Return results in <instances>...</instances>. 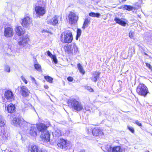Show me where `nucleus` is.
Returning a JSON list of instances; mask_svg holds the SVG:
<instances>
[{
	"instance_id": "obj_56",
	"label": "nucleus",
	"mask_w": 152,
	"mask_h": 152,
	"mask_svg": "<svg viewBox=\"0 0 152 152\" xmlns=\"http://www.w3.org/2000/svg\"><path fill=\"white\" fill-rule=\"evenodd\" d=\"M34 109L35 110V109L34 108Z\"/></svg>"
},
{
	"instance_id": "obj_15",
	"label": "nucleus",
	"mask_w": 152,
	"mask_h": 152,
	"mask_svg": "<svg viewBox=\"0 0 152 152\" xmlns=\"http://www.w3.org/2000/svg\"><path fill=\"white\" fill-rule=\"evenodd\" d=\"M20 91L23 96L27 97L29 95L30 92L26 87L22 86H20Z\"/></svg>"
},
{
	"instance_id": "obj_3",
	"label": "nucleus",
	"mask_w": 152,
	"mask_h": 152,
	"mask_svg": "<svg viewBox=\"0 0 152 152\" xmlns=\"http://www.w3.org/2000/svg\"><path fill=\"white\" fill-rule=\"evenodd\" d=\"M12 125L17 127L25 128L29 124L28 123L24 121L23 119L21 118L15 117L12 121Z\"/></svg>"
},
{
	"instance_id": "obj_36",
	"label": "nucleus",
	"mask_w": 152,
	"mask_h": 152,
	"mask_svg": "<svg viewBox=\"0 0 152 152\" xmlns=\"http://www.w3.org/2000/svg\"><path fill=\"white\" fill-rule=\"evenodd\" d=\"M51 58L53 59V61L55 64H57L58 62L56 58V56L54 55Z\"/></svg>"
},
{
	"instance_id": "obj_47",
	"label": "nucleus",
	"mask_w": 152,
	"mask_h": 152,
	"mask_svg": "<svg viewBox=\"0 0 152 152\" xmlns=\"http://www.w3.org/2000/svg\"><path fill=\"white\" fill-rule=\"evenodd\" d=\"M44 88H45V89H48V86H47V85H45L44 86Z\"/></svg>"
},
{
	"instance_id": "obj_58",
	"label": "nucleus",
	"mask_w": 152,
	"mask_h": 152,
	"mask_svg": "<svg viewBox=\"0 0 152 152\" xmlns=\"http://www.w3.org/2000/svg\"><path fill=\"white\" fill-rule=\"evenodd\" d=\"M151 38V39H152V37Z\"/></svg>"
},
{
	"instance_id": "obj_9",
	"label": "nucleus",
	"mask_w": 152,
	"mask_h": 152,
	"mask_svg": "<svg viewBox=\"0 0 152 152\" xmlns=\"http://www.w3.org/2000/svg\"><path fill=\"white\" fill-rule=\"evenodd\" d=\"M22 25L25 28H29L32 25V20L28 16H26L22 19Z\"/></svg>"
},
{
	"instance_id": "obj_37",
	"label": "nucleus",
	"mask_w": 152,
	"mask_h": 152,
	"mask_svg": "<svg viewBox=\"0 0 152 152\" xmlns=\"http://www.w3.org/2000/svg\"><path fill=\"white\" fill-rule=\"evenodd\" d=\"M21 79L25 83L27 84L28 83L27 80L25 79V78L23 76H22L20 77Z\"/></svg>"
},
{
	"instance_id": "obj_6",
	"label": "nucleus",
	"mask_w": 152,
	"mask_h": 152,
	"mask_svg": "<svg viewBox=\"0 0 152 152\" xmlns=\"http://www.w3.org/2000/svg\"><path fill=\"white\" fill-rule=\"evenodd\" d=\"M28 124V126H26V127H27L28 126L30 127L28 133L29 136L34 137L37 135V127L35 125H30L29 123Z\"/></svg>"
},
{
	"instance_id": "obj_17",
	"label": "nucleus",
	"mask_w": 152,
	"mask_h": 152,
	"mask_svg": "<svg viewBox=\"0 0 152 152\" xmlns=\"http://www.w3.org/2000/svg\"><path fill=\"white\" fill-rule=\"evenodd\" d=\"M68 50L72 53L75 54L78 52V48L76 44L72 43L68 47Z\"/></svg>"
},
{
	"instance_id": "obj_23",
	"label": "nucleus",
	"mask_w": 152,
	"mask_h": 152,
	"mask_svg": "<svg viewBox=\"0 0 152 152\" xmlns=\"http://www.w3.org/2000/svg\"><path fill=\"white\" fill-rule=\"evenodd\" d=\"M114 20L117 23L120 25L122 26H125L126 24V23L125 21L121 20L117 17L115 18Z\"/></svg>"
},
{
	"instance_id": "obj_49",
	"label": "nucleus",
	"mask_w": 152,
	"mask_h": 152,
	"mask_svg": "<svg viewBox=\"0 0 152 152\" xmlns=\"http://www.w3.org/2000/svg\"><path fill=\"white\" fill-rule=\"evenodd\" d=\"M79 152H86L85 150H82L80 151Z\"/></svg>"
},
{
	"instance_id": "obj_14",
	"label": "nucleus",
	"mask_w": 152,
	"mask_h": 152,
	"mask_svg": "<svg viewBox=\"0 0 152 152\" xmlns=\"http://www.w3.org/2000/svg\"><path fill=\"white\" fill-rule=\"evenodd\" d=\"M59 16L57 15L54 16L51 19L48 20L47 23L48 24L53 26L56 25L58 23V18Z\"/></svg>"
},
{
	"instance_id": "obj_52",
	"label": "nucleus",
	"mask_w": 152,
	"mask_h": 152,
	"mask_svg": "<svg viewBox=\"0 0 152 152\" xmlns=\"http://www.w3.org/2000/svg\"><path fill=\"white\" fill-rule=\"evenodd\" d=\"M7 55H10L11 54H8V53H6Z\"/></svg>"
},
{
	"instance_id": "obj_54",
	"label": "nucleus",
	"mask_w": 152,
	"mask_h": 152,
	"mask_svg": "<svg viewBox=\"0 0 152 152\" xmlns=\"http://www.w3.org/2000/svg\"><path fill=\"white\" fill-rule=\"evenodd\" d=\"M124 1H126V0H123Z\"/></svg>"
},
{
	"instance_id": "obj_16",
	"label": "nucleus",
	"mask_w": 152,
	"mask_h": 152,
	"mask_svg": "<svg viewBox=\"0 0 152 152\" xmlns=\"http://www.w3.org/2000/svg\"><path fill=\"white\" fill-rule=\"evenodd\" d=\"M4 97L7 100L11 101L13 99L14 94L11 91L7 90L4 93Z\"/></svg>"
},
{
	"instance_id": "obj_39",
	"label": "nucleus",
	"mask_w": 152,
	"mask_h": 152,
	"mask_svg": "<svg viewBox=\"0 0 152 152\" xmlns=\"http://www.w3.org/2000/svg\"><path fill=\"white\" fill-rule=\"evenodd\" d=\"M47 54L48 56L51 58H52V57L54 55H52L50 52L49 51H48L47 52Z\"/></svg>"
},
{
	"instance_id": "obj_25",
	"label": "nucleus",
	"mask_w": 152,
	"mask_h": 152,
	"mask_svg": "<svg viewBox=\"0 0 152 152\" xmlns=\"http://www.w3.org/2000/svg\"><path fill=\"white\" fill-rule=\"evenodd\" d=\"M90 20L88 18H86L85 20L83 25L82 27V28L84 30L85 28L87 27L88 25L90 24Z\"/></svg>"
},
{
	"instance_id": "obj_30",
	"label": "nucleus",
	"mask_w": 152,
	"mask_h": 152,
	"mask_svg": "<svg viewBox=\"0 0 152 152\" xmlns=\"http://www.w3.org/2000/svg\"><path fill=\"white\" fill-rule=\"evenodd\" d=\"M5 124V121L3 116L0 115V126H3Z\"/></svg>"
},
{
	"instance_id": "obj_43",
	"label": "nucleus",
	"mask_w": 152,
	"mask_h": 152,
	"mask_svg": "<svg viewBox=\"0 0 152 152\" xmlns=\"http://www.w3.org/2000/svg\"><path fill=\"white\" fill-rule=\"evenodd\" d=\"M135 123L139 126H142L141 124L137 120L135 121Z\"/></svg>"
},
{
	"instance_id": "obj_24",
	"label": "nucleus",
	"mask_w": 152,
	"mask_h": 152,
	"mask_svg": "<svg viewBox=\"0 0 152 152\" xmlns=\"http://www.w3.org/2000/svg\"><path fill=\"white\" fill-rule=\"evenodd\" d=\"M53 135L56 137H58L61 135V133L60 129H56L55 131L53 132Z\"/></svg>"
},
{
	"instance_id": "obj_11",
	"label": "nucleus",
	"mask_w": 152,
	"mask_h": 152,
	"mask_svg": "<svg viewBox=\"0 0 152 152\" xmlns=\"http://www.w3.org/2000/svg\"><path fill=\"white\" fill-rule=\"evenodd\" d=\"M28 152H47V151L43 148H40L37 145H33L29 147Z\"/></svg>"
},
{
	"instance_id": "obj_35",
	"label": "nucleus",
	"mask_w": 152,
	"mask_h": 152,
	"mask_svg": "<svg viewBox=\"0 0 152 152\" xmlns=\"http://www.w3.org/2000/svg\"><path fill=\"white\" fill-rule=\"evenodd\" d=\"M124 9L125 10L130 11L132 10L133 7L130 6L126 5L124 6Z\"/></svg>"
},
{
	"instance_id": "obj_8",
	"label": "nucleus",
	"mask_w": 152,
	"mask_h": 152,
	"mask_svg": "<svg viewBox=\"0 0 152 152\" xmlns=\"http://www.w3.org/2000/svg\"><path fill=\"white\" fill-rule=\"evenodd\" d=\"M69 23L72 24L76 22L78 18V15L75 13L70 12L68 15Z\"/></svg>"
},
{
	"instance_id": "obj_19",
	"label": "nucleus",
	"mask_w": 152,
	"mask_h": 152,
	"mask_svg": "<svg viewBox=\"0 0 152 152\" xmlns=\"http://www.w3.org/2000/svg\"><path fill=\"white\" fill-rule=\"evenodd\" d=\"M7 110L8 113H12L15 111V107L14 105L10 104L8 105L7 107Z\"/></svg>"
},
{
	"instance_id": "obj_28",
	"label": "nucleus",
	"mask_w": 152,
	"mask_h": 152,
	"mask_svg": "<svg viewBox=\"0 0 152 152\" xmlns=\"http://www.w3.org/2000/svg\"><path fill=\"white\" fill-rule=\"evenodd\" d=\"M77 66L80 72L83 74H84L85 72L83 69V66L80 64V63L78 64H77Z\"/></svg>"
},
{
	"instance_id": "obj_22",
	"label": "nucleus",
	"mask_w": 152,
	"mask_h": 152,
	"mask_svg": "<svg viewBox=\"0 0 152 152\" xmlns=\"http://www.w3.org/2000/svg\"><path fill=\"white\" fill-rule=\"evenodd\" d=\"M100 73L96 72L94 73L93 75V76L91 78V80L94 82H96L97 79L99 78V76Z\"/></svg>"
},
{
	"instance_id": "obj_26",
	"label": "nucleus",
	"mask_w": 152,
	"mask_h": 152,
	"mask_svg": "<svg viewBox=\"0 0 152 152\" xmlns=\"http://www.w3.org/2000/svg\"><path fill=\"white\" fill-rule=\"evenodd\" d=\"M110 149L112 150V152H122V149L119 146L110 148Z\"/></svg>"
},
{
	"instance_id": "obj_29",
	"label": "nucleus",
	"mask_w": 152,
	"mask_h": 152,
	"mask_svg": "<svg viewBox=\"0 0 152 152\" xmlns=\"http://www.w3.org/2000/svg\"><path fill=\"white\" fill-rule=\"evenodd\" d=\"M89 15L90 16L93 17H96L97 18H99L100 16V14L99 13H95L93 12H90L89 13Z\"/></svg>"
},
{
	"instance_id": "obj_21",
	"label": "nucleus",
	"mask_w": 152,
	"mask_h": 152,
	"mask_svg": "<svg viewBox=\"0 0 152 152\" xmlns=\"http://www.w3.org/2000/svg\"><path fill=\"white\" fill-rule=\"evenodd\" d=\"M15 31L17 35L19 36L24 34L25 32V30L23 29L21 26H18L16 27Z\"/></svg>"
},
{
	"instance_id": "obj_32",
	"label": "nucleus",
	"mask_w": 152,
	"mask_h": 152,
	"mask_svg": "<svg viewBox=\"0 0 152 152\" xmlns=\"http://www.w3.org/2000/svg\"><path fill=\"white\" fill-rule=\"evenodd\" d=\"M81 34V31L80 29L78 28L77 31V35L76 37V39L77 40L80 37Z\"/></svg>"
},
{
	"instance_id": "obj_53",
	"label": "nucleus",
	"mask_w": 152,
	"mask_h": 152,
	"mask_svg": "<svg viewBox=\"0 0 152 152\" xmlns=\"http://www.w3.org/2000/svg\"><path fill=\"white\" fill-rule=\"evenodd\" d=\"M28 106V105H26V107Z\"/></svg>"
},
{
	"instance_id": "obj_5",
	"label": "nucleus",
	"mask_w": 152,
	"mask_h": 152,
	"mask_svg": "<svg viewBox=\"0 0 152 152\" xmlns=\"http://www.w3.org/2000/svg\"><path fill=\"white\" fill-rule=\"evenodd\" d=\"M137 93L139 95L145 97L149 93L147 88L143 84L140 83L137 87Z\"/></svg>"
},
{
	"instance_id": "obj_1",
	"label": "nucleus",
	"mask_w": 152,
	"mask_h": 152,
	"mask_svg": "<svg viewBox=\"0 0 152 152\" xmlns=\"http://www.w3.org/2000/svg\"><path fill=\"white\" fill-rule=\"evenodd\" d=\"M36 126L38 131L41 132V138L42 141L44 143L50 142V134L47 128L49 126H46L45 124L40 123L38 124Z\"/></svg>"
},
{
	"instance_id": "obj_46",
	"label": "nucleus",
	"mask_w": 152,
	"mask_h": 152,
	"mask_svg": "<svg viewBox=\"0 0 152 152\" xmlns=\"http://www.w3.org/2000/svg\"><path fill=\"white\" fill-rule=\"evenodd\" d=\"M30 77L31 78V79L32 81H34V80H35V78L33 77H32V76H30Z\"/></svg>"
},
{
	"instance_id": "obj_48",
	"label": "nucleus",
	"mask_w": 152,
	"mask_h": 152,
	"mask_svg": "<svg viewBox=\"0 0 152 152\" xmlns=\"http://www.w3.org/2000/svg\"><path fill=\"white\" fill-rule=\"evenodd\" d=\"M32 82H33V83H35L36 85H37V82H36V80H34V81H32Z\"/></svg>"
},
{
	"instance_id": "obj_20",
	"label": "nucleus",
	"mask_w": 152,
	"mask_h": 152,
	"mask_svg": "<svg viewBox=\"0 0 152 152\" xmlns=\"http://www.w3.org/2000/svg\"><path fill=\"white\" fill-rule=\"evenodd\" d=\"M46 0H37V2L36 3L35 6L46 7Z\"/></svg>"
},
{
	"instance_id": "obj_45",
	"label": "nucleus",
	"mask_w": 152,
	"mask_h": 152,
	"mask_svg": "<svg viewBox=\"0 0 152 152\" xmlns=\"http://www.w3.org/2000/svg\"><path fill=\"white\" fill-rule=\"evenodd\" d=\"M85 109L87 111H90V107L87 105H86L85 107Z\"/></svg>"
},
{
	"instance_id": "obj_51",
	"label": "nucleus",
	"mask_w": 152,
	"mask_h": 152,
	"mask_svg": "<svg viewBox=\"0 0 152 152\" xmlns=\"http://www.w3.org/2000/svg\"><path fill=\"white\" fill-rule=\"evenodd\" d=\"M87 131H88V133H89V132L88 129H87Z\"/></svg>"
},
{
	"instance_id": "obj_50",
	"label": "nucleus",
	"mask_w": 152,
	"mask_h": 152,
	"mask_svg": "<svg viewBox=\"0 0 152 152\" xmlns=\"http://www.w3.org/2000/svg\"><path fill=\"white\" fill-rule=\"evenodd\" d=\"M132 50H133V53L134 54V53L135 50L134 48H133Z\"/></svg>"
},
{
	"instance_id": "obj_57",
	"label": "nucleus",
	"mask_w": 152,
	"mask_h": 152,
	"mask_svg": "<svg viewBox=\"0 0 152 152\" xmlns=\"http://www.w3.org/2000/svg\"><path fill=\"white\" fill-rule=\"evenodd\" d=\"M108 151L109 152H110L109 151V150H108Z\"/></svg>"
},
{
	"instance_id": "obj_13",
	"label": "nucleus",
	"mask_w": 152,
	"mask_h": 152,
	"mask_svg": "<svg viewBox=\"0 0 152 152\" xmlns=\"http://www.w3.org/2000/svg\"><path fill=\"white\" fill-rule=\"evenodd\" d=\"M29 40L28 35H26L23 36L22 38H21L18 40V44L20 47H24L28 43Z\"/></svg>"
},
{
	"instance_id": "obj_4",
	"label": "nucleus",
	"mask_w": 152,
	"mask_h": 152,
	"mask_svg": "<svg viewBox=\"0 0 152 152\" xmlns=\"http://www.w3.org/2000/svg\"><path fill=\"white\" fill-rule=\"evenodd\" d=\"M61 36V41L63 43H70L73 39L72 35V33L69 31H66L62 33Z\"/></svg>"
},
{
	"instance_id": "obj_12",
	"label": "nucleus",
	"mask_w": 152,
	"mask_h": 152,
	"mask_svg": "<svg viewBox=\"0 0 152 152\" xmlns=\"http://www.w3.org/2000/svg\"><path fill=\"white\" fill-rule=\"evenodd\" d=\"M4 36L7 38L12 37L14 35V31L12 28L10 27H6L4 28Z\"/></svg>"
},
{
	"instance_id": "obj_7",
	"label": "nucleus",
	"mask_w": 152,
	"mask_h": 152,
	"mask_svg": "<svg viewBox=\"0 0 152 152\" xmlns=\"http://www.w3.org/2000/svg\"><path fill=\"white\" fill-rule=\"evenodd\" d=\"M58 146L61 148L66 150L70 147V144L64 139H61L57 144Z\"/></svg>"
},
{
	"instance_id": "obj_40",
	"label": "nucleus",
	"mask_w": 152,
	"mask_h": 152,
	"mask_svg": "<svg viewBox=\"0 0 152 152\" xmlns=\"http://www.w3.org/2000/svg\"><path fill=\"white\" fill-rule=\"evenodd\" d=\"M67 80L69 82H72L73 80V78L71 77H69L67 78Z\"/></svg>"
},
{
	"instance_id": "obj_18",
	"label": "nucleus",
	"mask_w": 152,
	"mask_h": 152,
	"mask_svg": "<svg viewBox=\"0 0 152 152\" xmlns=\"http://www.w3.org/2000/svg\"><path fill=\"white\" fill-rule=\"evenodd\" d=\"M92 133L94 136H97L103 134L102 131L98 127H96L92 130Z\"/></svg>"
},
{
	"instance_id": "obj_27",
	"label": "nucleus",
	"mask_w": 152,
	"mask_h": 152,
	"mask_svg": "<svg viewBox=\"0 0 152 152\" xmlns=\"http://www.w3.org/2000/svg\"><path fill=\"white\" fill-rule=\"evenodd\" d=\"M0 136L2 137L3 140H6L7 139L8 137V134L7 131H4L1 132Z\"/></svg>"
},
{
	"instance_id": "obj_33",
	"label": "nucleus",
	"mask_w": 152,
	"mask_h": 152,
	"mask_svg": "<svg viewBox=\"0 0 152 152\" xmlns=\"http://www.w3.org/2000/svg\"><path fill=\"white\" fill-rule=\"evenodd\" d=\"M34 66L35 68L37 70L39 71H41V66L39 64H35L34 65Z\"/></svg>"
},
{
	"instance_id": "obj_44",
	"label": "nucleus",
	"mask_w": 152,
	"mask_h": 152,
	"mask_svg": "<svg viewBox=\"0 0 152 152\" xmlns=\"http://www.w3.org/2000/svg\"><path fill=\"white\" fill-rule=\"evenodd\" d=\"M86 88L91 92L93 91V89L90 87L87 86Z\"/></svg>"
},
{
	"instance_id": "obj_10",
	"label": "nucleus",
	"mask_w": 152,
	"mask_h": 152,
	"mask_svg": "<svg viewBox=\"0 0 152 152\" xmlns=\"http://www.w3.org/2000/svg\"><path fill=\"white\" fill-rule=\"evenodd\" d=\"M35 10L37 16H43L46 12V7L40 6H35Z\"/></svg>"
},
{
	"instance_id": "obj_34",
	"label": "nucleus",
	"mask_w": 152,
	"mask_h": 152,
	"mask_svg": "<svg viewBox=\"0 0 152 152\" xmlns=\"http://www.w3.org/2000/svg\"><path fill=\"white\" fill-rule=\"evenodd\" d=\"M4 70L5 71L8 73H9L10 72V67L8 65H7L4 66Z\"/></svg>"
},
{
	"instance_id": "obj_42",
	"label": "nucleus",
	"mask_w": 152,
	"mask_h": 152,
	"mask_svg": "<svg viewBox=\"0 0 152 152\" xmlns=\"http://www.w3.org/2000/svg\"><path fill=\"white\" fill-rule=\"evenodd\" d=\"M146 66L147 67H148V68L150 69H152V67L151 65L150 64H149L148 63H146Z\"/></svg>"
},
{
	"instance_id": "obj_31",
	"label": "nucleus",
	"mask_w": 152,
	"mask_h": 152,
	"mask_svg": "<svg viewBox=\"0 0 152 152\" xmlns=\"http://www.w3.org/2000/svg\"><path fill=\"white\" fill-rule=\"evenodd\" d=\"M45 79L48 82L51 83L53 82V78L48 76H45L44 77Z\"/></svg>"
},
{
	"instance_id": "obj_41",
	"label": "nucleus",
	"mask_w": 152,
	"mask_h": 152,
	"mask_svg": "<svg viewBox=\"0 0 152 152\" xmlns=\"http://www.w3.org/2000/svg\"><path fill=\"white\" fill-rule=\"evenodd\" d=\"M129 36L131 38H132L133 37V32L130 31L129 34Z\"/></svg>"
},
{
	"instance_id": "obj_55",
	"label": "nucleus",
	"mask_w": 152,
	"mask_h": 152,
	"mask_svg": "<svg viewBox=\"0 0 152 152\" xmlns=\"http://www.w3.org/2000/svg\"><path fill=\"white\" fill-rule=\"evenodd\" d=\"M149 152V151H146V152Z\"/></svg>"
},
{
	"instance_id": "obj_2",
	"label": "nucleus",
	"mask_w": 152,
	"mask_h": 152,
	"mask_svg": "<svg viewBox=\"0 0 152 152\" xmlns=\"http://www.w3.org/2000/svg\"><path fill=\"white\" fill-rule=\"evenodd\" d=\"M68 104L69 106L73 109L75 112L81 111L83 108V106L81 103L74 99L69 100Z\"/></svg>"
},
{
	"instance_id": "obj_38",
	"label": "nucleus",
	"mask_w": 152,
	"mask_h": 152,
	"mask_svg": "<svg viewBox=\"0 0 152 152\" xmlns=\"http://www.w3.org/2000/svg\"><path fill=\"white\" fill-rule=\"evenodd\" d=\"M127 128L128 129L130 130V131L132 133H134V130L132 127L129 126H128Z\"/></svg>"
}]
</instances>
